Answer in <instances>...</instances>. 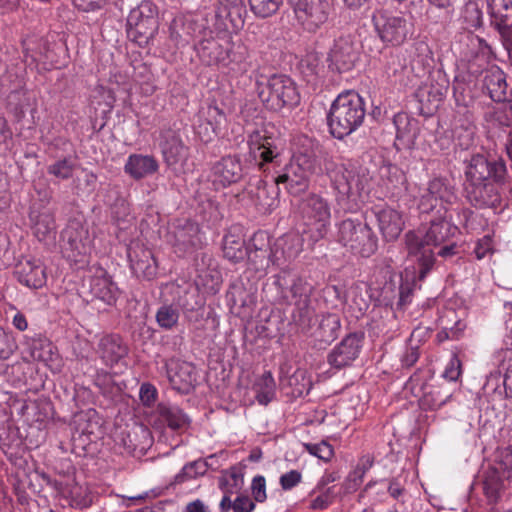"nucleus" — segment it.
Segmentation results:
<instances>
[{"mask_svg":"<svg viewBox=\"0 0 512 512\" xmlns=\"http://www.w3.org/2000/svg\"><path fill=\"white\" fill-rule=\"evenodd\" d=\"M462 17L469 28L478 29L483 25L482 11L475 2L465 5Z\"/></svg>","mask_w":512,"mask_h":512,"instance_id":"nucleus-58","label":"nucleus"},{"mask_svg":"<svg viewBox=\"0 0 512 512\" xmlns=\"http://www.w3.org/2000/svg\"><path fill=\"white\" fill-rule=\"evenodd\" d=\"M506 166L503 161H489L484 155H473L466 170L468 183L493 181L504 183Z\"/></svg>","mask_w":512,"mask_h":512,"instance_id":"nucleus-19","label":"nucleus"},{"mask_svg":"<svg viewBox=\"0 0 512 512\" xmlns=\"http://www.w3.org/2000/svg\"><path fill=\"white\" fill-rule=\"evenodd\" d=\"M170 37L177 45H186L194 37L196 23L191 19L176 17L169 27Z\"/></svg>","mask_w":512,"mask_h":512,"instance_id":"nucleus-41","label":"nucleus"},{"mask_svg":"<svg viewBox=\"0 0 512 512\" xmlns=\"http://www.w3.org/2000/svg\"><path fill=\"white\" fill-rule=\"evenodd\" d=\"M453 94L457 104V107L465 106L469 107L473 102L470 91L464 82L455 81L453 85Z\"/></svg>","mask_w":512,"mask_h":512,"instance_id":"nucleus-63","label":"nucleus"},{"mask_svg":"<svg viewBox=\"0 0 512 512\" xmlns=\"http://www.w3.org/2000/svg\"><path fill=\"white\" fill-rule=\"evenodd\" d=\"M476 126L474 114L469 107H457L452 120V134L462 148H468L474 140Z\"/></svg>","mask_w":512,"mask_h":512,"instance_id":"nucleus-26","label":"nucleus"},{"mask_svg":"<svg viewBox=\"0 0 512 512\" xmlns=\"http://www.w3.org/2000/svg\"><path fill=\"white\" fill-rule=\"evenodd\" d=\"M483 83L494 102L500 103L508 100L506 75L500 68L495 67L487 71Z\"/></svg>","mask_w":512,"mask_h":512,"instance_id":"nucleus-38","label":"nucleus"},{"mask_svg":"<svg viewBox=\"0 0 512 512\" xmlns=\"http://www.w3.org/2000/svg\"><path fill=\"white\" fill-rule=\"evenodd\" d=\"M156 413L159 421L173 431L187 429L191 424L190 417L176 405L159 403Z\"/></svg>","mask_w":512,"mask_h":512,"instance_id":"nucleus-35","label":"nucleus"},{"mask_svg":"<svg viewBox=\"0 0 512 512\" xmlns=\"http://www.w3.org/2000/svg\"><path fill=\"white\" fill-rule=\"evenodd\" d=\"M179 303L183 313L192 312L194 309H203L205 306V301L197 289L185 291L184 295L180 297Z\"/></svg>","mask_w":512,"mask_h":512,"instance_id":"nucleus-56","label":"nucleus"},{"mask_svg":"<svg viewBox=\"0 0 512 512\" xmlns=\"http://www.w3.org/2000/svg\"><path fill=\"white\" fill-rule=\"evenodd\" d=\"M363 332H352L347 334L327 355V363L337 371L351 367L358 358L362 342Z\"/></svg>","mask_w":512,"mask_h":512,"instance_id":"nucleus-17","label":"nucleus"},{"mask_svg":"<svg viewBox=\"0 0 512 512\" xmlns=\"http://www.w3.org/2000/svg\"><path fill=\"white\" fill-rule=\"evenodd\" d=\"M263 292L271 303L292 305L306 293L312 292V287L293 270L284 268L267 279Z\"/></svg>","mask_w":512,"mask_h":512,"instance_id":"nucleus-5","label":"nucleus"},{"mask_svg":"<svg viewBox=\"0 0 512 512\" xmlns=\"http://www.w3.org/2000/svg\"><path fill=\"white\" fill-rule=\"evenodd\" d=\"M419 278V274L416 275L414 272L410 273L405 271L404 274L400 275L399 286L397 287L396 282L390 279L386 281L381 289L382 302L385 305H393L394 300L397 299V308L402 309L407 304L411 303L413 293L417 287V281H422Z\"/></svg>","mask_w":512,"mask_h":512,"instance_id":"nucleus-20","label":"nucleus"},{"mask_svg":"<svg viewBox=\"0 0 512 512\" xmlns=\"http://www.w3.org/2000/svg\"><path fill=\"white\" fill-rule=\"evenodd\" d=\"M304 448L313 456L328 462L334 456V449L327 441L322 440L320 443H304Z\"/></svg>","mask_w":512,"mask_h":512,"instance_id":"nucleus-59","label":"nucleus"},{"mask_svg":"<svg viewBox=\"0 0 512 512\" xmlns=\"http://www.w3.org/2000/svg\"><path fill=\"white\" fill-rule=\"evenodd\" d=\"M379 174L382 180L386 181V184L392 187H397L404 181V174L401 169L391 163L381 165Z\"/></svg>","mask_w":512,"mask_h":512,"instance_id":"nucleus-57","label":"nucleus"},{"mask_svg":"<svg viewBox=\"0 0 512 512\" xmlns=\"http://www.w3.org/2000/svg\"><path fill=\"white\" fill-rule=\"evenodd\" d=\"M447 89V86L431 85L429 87L421 88L418 91L417 96L419 97V101L421 103H427L428 109H436L444 99L447 93Z\"/></svg>","mask_w":512,"mask_h":512,"instance_id":"nucleus-47","label":"nucleus"},{"mask_svg":"<svg viewBox=\"0 0 512 512\" xmlns=\"http://www.w3.org/2000/svg\"><path fill=\"white\" fill-rule=\"evenodd\" d=\"M365 102L355 91L341 93L332 102L327 114L329 133L338 140L356 131L364 122Z\"/></svg>","mask_w":512,"mask_h":512,"instance_id":"nucleus-2","label":"nucleus"},{"mask_svg":"<svg viewBox=\"0 0 512 512\" xmlns=\"http://www.w3.org/2000/svg\"><path fill=\"white\" fill-rule=\"evenodd\" d=\"M91 295L107 305H114L120 295L117 284L112 276L102 267H94L93 275L89 278Z\"/></svg>","mask_w":512,"mask_h":512,"instance_id":"nucleus-24","label":"nucleus"},{"mask_svg":"<svg viewBox=\"0 0 512 512\" xmlns=\"http://www.w3.org/2000/svg\"><path fill=\"white\" fill-rule=\"evenodd\" d=\"M299 70L308 83L313 82L323 71L321 57L316 52L306 54L299 63Z\"/></svg>","mask_w":512,"mask_h":512,"instance_id":"nucleus-43","label":"nucleus"},{"mask_svg":"<svg viewBox=\"0 0 512 512\" xmlns=\"http://www.w3.org/2000/svg\"><path fill=\"white\" fill-rule=\"evenodd\" d=\"M14 275L21 284L29 288L38 289L46 283L45 268L36 260H20L15 265Z\"/></svg>","mask_w":512,"mask_h":512,"instance_id":"nucleus-29","label":"nucleus"},{"mask_svg":"<svg viewBox=\"0 0 512 512\" xmlns=\"http://www.w3.org/2000/svg\"><path fill=\"white\" fill-rule=\"evenodd\" d=\"M159 169L156 158L152 155L132 154L124 166V170L133 179L140 180L154 174Z\"/></svg>","mask_w":512,"mask_h":512,"instance_id":"nucleus-36","label":"nucleus"},{"mask_svg":"<svg viewBox=\"0 0 512 512\" xmlns=\"http://www.w3.org/2000/svg\"><path fill=\"white\" fill-rule=\"evenodd\" d=\"M320 171L321 164L314 151H299L281 169L275 177V183L283 185L289 194L299 196L308 190L311 177Z\"/></svg>","mask_w":512,"mask_h":512,"instance_id":"nucleus-3","label":"nucleus"},{"mask_svg":"<svg viewBox=\"0 0 512 512\" xmlns=\"http://www.w3.org/2000/svg\"><path fill=\"white\" fill-rule=\"evenodd\" d=\"M371 213L377 219L379 230L387 241L396 240L404 228L402 215L395 209L384 207L372 209Z\"/></svg>","mask_w":512,"mask_h":512,"instance_id":"nucleus-28","label":"nucleus"},{"mask_svg":"<svg viewBox=\"0 0 512 512\" xmlns=\"http://www.w3.org/2000/svg\"><path fill=\"white\" fill-rule=\"evenodd\" d=\"M311 294L312 292L306 293L292 304L294 308L291 312V320L305 334L311 331L316 322V311L312 306Z\"/></svg>","mask_w":512,"mask_h":512,"instance_id":"nucleus-31","label":"nucleus"},{"mask_svg":"<svg viewBox=\"0 0 512 512\" xmlns=\"http://www.w3.org/2000/svg\"><path fill=\"white\" fill-rule=\"evenodd\" d=\"M75 163L70 157H64L47 167V173L60 180H68L73 176Z\"/></svg>","mask_w":512,"mask_h":512,"instance_id":"nucleus-52","label":"nucleus"},{"mask_svg":"<svg viewBox=\"0 0 512 512\" xmlns=\"http://www.w3.org/2000/svg\"><path fill=\"white\" fill-rule=\"evenodd\" d=\"M337 240L353 254L370 257L378 248V239L368 224L347 218L338 225Z\"/></svg>","mask_w":512,"mask_h":512,"instance_id":"nucleus-6","label":"nucleus"},{"mask_svg":"<svg viewBox=\"0 0 512 512\" xmlns=\"http://www.w3.org/2000/svg\"><path fill=\"white\" fill-rule=\"evenodd\" d=\"M457 227L439 216L431 219L429 226L422 225L417 230L405 234V243L409 255L417 257L419 278L424 279L435 264V253L430 246H440L450 240Z\"/></svg>","mask_w":512,"mask_h":512,"instance_id":"nucleus-1","label":"nucleus"},{"mask_svg":"<svg viewBox=\"0 0 512 512\" xmlns=\"http://www.w3.org/2000/svg\"><path fill=\"white\" fill-rule=\"evenodd\" d=\"M130 266L138 278L153 279L157 274V265L152 252L149 249L139 247L128 253Z\"/></svg>","mask_w":512,"mask_h":512,"instance_id":"nucleus-32","label":"nucleus"},{"mask_svg":"<svg viewBox=\"0 0 512 512\" xmlns=\"http://www.w3.org/2000/svg\"><path fill=\"white\" fill-rule=\"evenodd\" d=\"M166 373L172 387L182 394H188L197 383L194 365L186 361L170 359L166 362Z\"/></svg>","mask_w":512,"mask_h":512,"instance_id":"nucleus-23","label":"nucleus"},{"mask_svg":"<svg viewBox=\"0 0 512 512\" xmlns=\"http://www.w3.org/2000/svg\"><path fill=\"white\" fill-rule=\"evenodd\" d=\"M179 317V309L173 304L161 305L155 315L157 324L164 330L175 328L178 325Z\"/></svg>","mask_w":512,"mask_h":512,"instance_id":"nucleus-45","label":"nucleus"},{"mask_svg":"<svg viewBox=\"0 0 512 512\" xmlns=\"http://www.w3.org/2000/svg\"><path fill=\"white\" fill-rule=\"evenodd\" d=\"M372 296L368 285L357 282L350 286L346 293V303L349 311L355 318L366 314L371 304Z\"/></svg>","mask_w":512,"mask_h":512,"instance_id":"nucleus-33","label":"nucleus"},{"mask_svg":"<svg viewBox=\"0 0 512 512\" xmlns=\"http://www.w3.org/2000/svg\"><path fill=\"white\" fill-rule=\"evenodd\" d=\"M233 46L231 40L226 37H209L202 39L194 48L203 64L226 66L230 62L241 61V57L233 53Z\"/></svg>","mask_w":512,"mask_h":512,"instance_id":"nucleus-12","label":"nucleus"},{"mask_svg":"<svg viewBox=\"0 0 512 512\" xmlns=\"http://www.w3.org/2000/svg\"><path fill=\"white\" fill-rule=\"evenodd\" d=\"M326 173L334 191L337 193L336 200L338 204L348 199L354 191L360 193L368 182L365 177L357 176V179H355V172L348 169L344 164H335L331 168L327 167Z\"/></svg>","mask_w":512,"mask_h":512,"instance_id":"nucleus-15","label":"nucleus"},{"mask_svg":"<svg viewBox=\"0 0 512 512\" xmlns=\"http://www.w3.org/2000/svg\"><path fill=\"white\" fill-rule=\"evenodd\" d=\"M300 245V238L296 235H287L283 238H281L277 246L281 247L283 251V255L287 259H291L297 256V254L300 251V248H294V246Z\"/></svg>","mask_w":512,"mask_h":512,"instance_id":"nucleus-61","label":"nucleus"},{"mask_svg":"<svg viewBox=\"0 0 512 512\" xmlns=\"http://www.w3.org/2000/svg\"><path fill=\"white\" fill-rule=\"evenodd\" d=\"M158 28V12L153 3L143 1L130 11L127 18V36L139 47H146Z\"/></svg>","mask_w":512,"mask_h":512,"instance_id":"nucleus-7","label":"nucleus"},{"mask_svg":"<svg viewBox=\"0 0 512 512\" xmlns=\"http://www.w3.org/2000/svg\"><path fill=\"white\" fill-rule=\"evenodd\" d=\"M100 358L107 366L117 364L128 353V348L117 335L104 336L98 345Z\"/></svg>","mask_w":512,"mask_h":512,"instance_id":"nucleus-34","label":"nucleus"},{"mask_svg":"<svg viewBox=\"0 0 512 512\" xmlns=\"http://www.w3.org/2000/svg\"><path fill=\"white\" fill-rule=\"evenodd\" d=\"M457 200L454 186L443 177L434 178L428 184L427 193L422 195L419 208L423 212H429L441 203V208L447 213L446 205H451Z\"/></svg>","mask_w":512,"mask_h":512,"instance_id":"nucleus-22","label":"nucleus"},{"mask_svg":"<svg viewBox=\"0 0 512 512\" xmlns=\"http://www.w3.org/2000/svg\"><path fill=\"white\" fill-rule=\"evenodd\" d=\"M224 257L231 262L238 263L246 259L247 247L245 241L234 234H227L223 238Z\"/></svg>","mask_w":512,"mask_h":512,"instance_id":"nucleus-42","label":"nucleus"},{"mask_svg":"<svg viewBox=\"0 0 512 512\" xmlns=\"http://www.w3.org/2000/svg\"><path fill=\"white\" fill-rule=\"evenodd\" d=\"M53 348L52 343L47 339L34 342L32 345L31 355L34 360L48 362L53 358Z\"/></svg>","mask_w":512,"mask_h":512,"instance_id":"nucleus-60","label":"nucleus"},{"mask_svg":"<svg viewBox=\"0 0 512 512\" xmlns=\"http://www.w3.org/2000/svg\"><path fill=\"white\" fill-rule=\"evenodd\" d=\"M368 466L364 467H356L345 479L342 484V489L344 494H349L355 492L363 481V477L367 470H369L373 465V459L367 458Z\"/></svg>","mask_w":512,"mask_h":512,"instance_id":"nucleus-53","label":"nucleus"},{"mask_svg":"<svg viewBox=\"0 0 512 512\" xmlns=\"http://www.w3.org/2000/svg\"><path fill=\"white\" fill-rule=\"evenodd\" d=\"M373 23L380 39L392 46L403 44L413 34V23L405 16L379 13L373 16Z\"/></svg>","mask_w":512,"mask_h":512,"instance_id":"nucleus-11","label":"nucleus"},{"mask_svg":"<svg viewBox=\"0 0 512 512\" xmlns=\"http://www.w3.org/2000/svg\"><path fill=\"white\" fill-rule=\"evenodd\" d=\"M200 119L205 121L212 130L220 131L226 123V115L217 105L210 104L200 111Z\"/></svg>","mask_w":512,"mask_h":512,"instance_id":"nucleus-50","label":"nucleus"},{"mask_svg":"<svg viewBox=\"0 0 512 512\" xmlns=\"http://www.w3.org/2000/svg\"><path fill=\"white\" fill-rule=\"evenodd\" d=\"M257 388V398L260 403L270 401L275 388V381L270 371H266L255 384Z\"/></svg>","mask_w":512,"mask_h":512,"instance_id":"nucleus-54","label":"nucleus"},{"mask_svg":"<svg viewBox=\"0 0 512 512\" xmlns=\"http://www.w3.org/2000/svg\"><path fill=\"white\" fill-rule=\"evenodd\" d=\"M422 396L419 400L421 408L436 410L444 405L452 396L450 389L444 382H439L431 377L421 384Z\"/></svg>","mask_w":512,"mask_h":512,"instance_id":"nucleus-27","label":"nucleus"},{"mask_svg":"<svg viewBox=\"0 0 512 512\" xmlns=\"http://www.w3.org/2000/svg\"><path fill=\"white\" fill-rule=\"evenodd\" d=\"M282 3L283 0H249L251 11L260 18L274 15Z\"/></svg>","mask_w":512,"mask_h":512,"instance_id":"nucleus-51","label":"nucleus"},{"mask_svg":"<svg viewBox=\"0 0 512 512\" xmlns=\"http://www.w3.org/2000/svg\"><path fill=\"white\" fill-rule=\"evenodd\" d=\"M211 466L212 464H208V461L196 460L189 462L182 468L181 472L175 476L174 483L181 484L188 479L203 476Z\"/></svg>","mask_w":512,"mask_h":512,"instance_id":"nucleus-48","label":"nucleus"},{"mask_svg":"<svg viewBox=\"0 0 512 512\" xmlns=\"http://www.w3.org/2000/svg\"><path fill=\"white\" fill-rule=\"evenodd\" d=\"M159 147L165 164L172 169L183 165L189 157V147L184 143L180 128L163 127L159 132Z\"/></svg>","mask_w":512,"mask_h":512,"instance_id":"nucleus-13","label":"nucleus"},{"mask_svg":"<svg viewBox=\"0 0 512 512\" xmlns=\"http://www.w3.org/2000/svg\"><path fill=\"white\" fill-rule=\"evenodd\" d=\"M256 91L266 109L273 112L292 109L300 102L295 82L283 74H274L268 78L261 76V79L256 80Z\"/></svg>","mask_w":512,"mask_h":512,"instance_id":"nucleus-4","label":"nucleus"},{"mask_svg":"<svg viewBox=\"0 0 512 512\" xmlns=\"http://www.w3.org/2000/svg\"><path fill=\"white\" fill-rule=\"evenodd\" d=\"M503 479L500 470L495 467L487 470L483 479V490L490 500H496L503 489Z\"/></svg>","mask_w":512,"mask_h":512,"instance_id":"nucleus-44","label":"nucleus"},{"mask_svg":"<svg viewBox=\"0 0 512 512\" xmlns=\"http://www.w3.org/2000/svg\"><path fill=\"white\" fill-rule=\"evenodd\" d=\"M497 468L505 479H512V446L502 452Z\"/></svg>","mask_w":512,"mask_h":512,"instance_id":"nucleus-64","label":"nucleus"},{"mask_svg":"<svg viewBox=\"0 0 512 512\" xmlns=\"http://www.w3.org/2000/svg\"><path fill=\"white\" fill-rule=\"evenodd\" d=\"M497 184L493 181L468 183L466 186V197L476 208H496L501 203Z\"/></svg>","mask_w":512,"mask_h":512,"instance_id":"nucleus-25","label":"nucleus"},{"mask_svg":"<svg viewBox=\"0 0 512 512\" xmlns=\"http://www.w3.org/2000/svg\"><path fill=\"white\" fill-rule=\"evenodd\" d=\"M406 66V58L398 51L391 52L385 57L384 72L388 78L396 79L405 71Z\"/></svg>","mask_w":512,"mask_h":512,"instance_id":"nucleus-49","label":"nucleus"},{"mask_svg":"<svg viewBox=\"0 0 512 512\" xmlns=\"http://www.w3.org/2000/svg\"><path fill=\"white\" fill-rule=\"evenodd\" d=\"M215 182L223 187L238 182L243 176L242 165L237 156H225L216 162L212 168Z\"/></svg>","mask_w":512,"mask_h":512,"instance_id":"nucleus-30","label":"nucleus"},{"mask_svg":"<svg viewBox=\"0 0 512 512\" xmlns=\"http://www.w3.org/2000/svg\"><path fill=\"white\" fill-rule=\"evenodd\" d=\"M61 249L63 255L75 263L82 262L84 257L90 253L89 232L80 220H70L63 229Z\"/></svg>","mask_w":512,"mask_h":512,"instance_id":"nucleus-9","label":"nucleus"},{"mask_svg":"<svg viewBox=\"0 0 512 512\" xmlns=\"http://www.w3.org/2000/svg\"><path fill=\"white\" fill-rule=\"evenodd\" d=\"M33 229L34 234L40 241L45 240L55 230L53 216L50 213L39 214Z\"/></svg>","mask_w":512,"mask_h":512,"instance_id":"nucleus-55","label":"nucleus"},{"mask_svg":"<svg viewBox=\"0 0 512 512\" xmlns=\"http://www.w3.org/2000/svg\"><path fill=\"white\" fill-rule=\"evenodd\" d=\"M171 236L174 251L179 257L191 254L203 246L199 225L189 219L176 220Z\"/></svg>","mask_w":512,"mask_h":512,"instance_id":"nucleus-14","label":"nucleus"},{"mask_svg":"<svg viewBox=\"0 0 512 512\" xmlns=\"http://www.w3.org/2000/svg\"><path fill=\"white\" fill-rule=\"evenodd\" d=\"M16 348L13 337L0 326V360L8 359Z\"/></svg>","mask_w":512,"mask_h":512,"instance_id":"nucleus-62","label":"nucleus"},{"mask_svg":"<svg viewBox=\"0 0 512 512\" xmlns=\"http://www.w3.org/2000/svg\"><path fill=\"white\" fill-rule=\"evenodd\" d=\"M298 24L307 32L315 33L325 24L332 11L329 0H289Z\"/></svg>","mask_w":512,"mask_h":512,"instance_id":"nucleus-8","label":"nucleus"},{"mask_svg":"<svg viewBox=\"0 0 512 512\" xmlns=\"http://www.w3.org/2000/svg\"><path fill=\"white\" fill-rule=\"evenodd\" d=\"M341 329L340 317L334 313H327L322 316L314 336L324 344H330L338 338Z\"/></svg>","mask_w":512,"mask_h":512,"instance_id":"nucleus-40","label":"nucleus"},{"mask_svg":"<svg viewBox=\"0 0 512 512\" xmlns=\"http://www.w3.org/2000/svg\"><path fill=\"white\" fill-rule=\"evenodd\" d=\"M301 212L306 219L311 237L318 241L325 237L330 223V208L327 201L319 195L310 194L301 203Z\"/></svg>","mask_w":512,"mask_h":512,"instance_id":"nucleus-10","label":"nucleus"},{"mask_svg":"<svg viewBox=\"0 0 512 512\" xmlns=\"http://www.w3.org/2000/svg\"><path fill=\"white\" fill-rule=\"evenodd\" d=\"M254 240L256 243L260 242L263 248L252 249L247 247L246 258L256 271L265 270L270 262H274L269 237L264 232H257L254 234Z\"/></svg>","mask_w":512,"mask_h":512,"instance_id":"nucleus-37","label":"nucleus"},{"mask_svg":"<svg viewBox=\"0 0 512 512\" xmlns=\"http://www.w3.org/2000/svg\"><path fill=\"white\" fill-rule=\"evenodd\" d=\"M194 264L197 271L195 280L197 290H202L209 295L217 294L223 280L220 270L213 263L212 256L206 252L197 254Z\"/></svg>","mask_w":512,"mask_h":512,"instance_id":"nucleus-21","label":"nucleus"},{"mask_svg":"<svg viewBox=\"0 0 512 512\" xmlns=\"http://www.w3.org/2000/svg\"><path fill=\"white\" fill-rule=\"evenodd\" d=\"M359 59V50L351 36L334 40L327 56L328 68L337 73L351 71Z\"/></svg>","mask_w":512,"mask_h":512,"instance_id":"nucleus-18","label":"nucleus"},{"mask_svg":"<svg viewBox=\"0 0 512 512\" xmlns=\"http://www.w3.org/2000/svg\"><path fill=\"white\" fill-rule=\"evenodd\" d=\"M422 333H423V330L421 328H415L412 331L410 339L406 346V349L400 359L402 367L409 368V367L413 366L419 359V356H420L419 345L414 344V341L417 340V343H419Z\"/></svg>","mask_w":512,"mask_h":512,"instance_id":"nucleus-46","label":"nucleus"},{"mask_svg":"<svg viewBox=\"0 0 512 512\" xmlns=\"http://www.w3.org/2000/svg\"><path fill=\"white\" fill-rule=\"evenodd\" d=\"M226 298L231 307L247 308L255 303L252 287L247 288L241 279L230 284Z\"/></svg>","mask_w":512,"mask_h":512,"instance_id":"nucleus-39","label":"nucleus"},{"mask_svg":"<svg viewBox=\"0 0 512 512\" xmlns=\"http://www.w3.org/2000/svg\"><path fill=\"white\" fill-rule=\"evenodd\" d=\"M274 127L270 124L262 125L254 129L248 135V146L250 155L255 160L262 162H276L280 156V149L277 146V139L273 137Z\"/></svg>","mask_w":512,"mask_h":512,"instance_id":"nucleus-16","label":"nucleus"}]
</instances>
